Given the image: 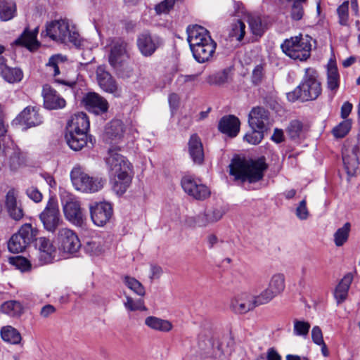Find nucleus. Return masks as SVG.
I'll return each instance as SVG.
<instances>
[{
  "label": "nucleus",
  "instance_id": "f257e3e1",
  "mask_svg": "<svg viewBox=\"0 0 360 360\" xmlns=\"http://www.w3.org/2000/svg\"><path fill=\"white\" fill-rule=\"evenodd\" d=\"M229 167L230 174L234 177V180L238 181L245 189L250 190V187H246L245 184L248 182L250 184L262 180L267 165L262 160L248 161L234 158Z\"/></svg>",
  "mask_w": 360,
  "mask_h": 360
},
{
  "label": "nucleus",
  "instance_id": "f03ea898",
  "mask_svg": "<svg viewBox=\"0 0 360 360\" xmlns=\"http://www.w3.org/2000/svg\"><path fill=\"white\" fill-rule=\"evenodd\" d=\"M322 92L321 84L318 79V72L312 68L305 69L301 83L292 91L287 94L290 102L297 100L302 102L314 101Z\"/></svg>",
  "mask_w": 360,
  "mask_h": 360
},
{
  "label": "nucleus",
  "instance_id": "7ed1b4c3",
  "mask_svg": "<svg viewBox=\"0 0 360 360\" xmlns=\"http://www.w3.org/2000/svg\"><path fill=\"white\" fill-rule=\"evenodd\" d=\"M46 32L51 40L58 43H70L76 47L82 44V39L76 27L67 19L48 22L46 26Z\"/></svg>",
  "mask_w": 360,
  "mask_h": 360
},
{
  "label": "nucleus",
  "instance_id": "20e7f679",
  "mask_svg": "<svg viewBox=\"0 0 360 360\" xmlns=\"http://www.w3.org/2000/svg\"><path fill=\"white\" fill-rule=\"evenodd\" d=\"M311 40L309 35L300 34L285 39L281 47L290 58L304 61L311 55Z\"/></svg>",
  "mask_w": 360,
  "mask_h": 360
},
{
  "label": "nucleus",
  "instance_id": "39448f33",
  "mask_svg": "<svg viewBox=\"0 0 360 360\" xmlns=\"http://www.w3.org/2000/svg\"><path fill=\"white\" fill-rule=\"evenodd\" d=\"M73 186L84 193H95L101 190L105 179L101 177L90 176L80 166H75L70 172Z\"/></svg>",
  "mask_w": 360,
  "mask_h": 360
},
{
  "label": "nucleus",
  "instance_id": "423d86ee",
  "mask_svg": "<svg viewBox=\"0 0 360 360\" xmlns=\"http://www.w3.org/2000/svg\"><path fill=\"white\" fill-rule=\"evenodd\" d=\"M39 217L46 231L53 233L60 229L64 221L60 214L58 200L55 197L49 198Z\"/></svg>",
  "mask_w": 360,
  "mask_h": 360
},
{
  "label": "nucleus",
  "instance_id": "0eeeda50",
  "mask_svg": "<svg viewBox=\"0 0 360 360\" xmlns=\"http://www.w3.org/2000/svg\"><path fill=\"white\" fill-rule=\"evenodd\" d=\"M39 230L30 223L20 226L18 231L13 234L8 242V250L12 253L22 252L32 242L36 240Z\"/></svg>",
  "mask_w": 360,
  "mask_h": 360
},
{
  "label": "nucleus",
  "instance_id": "6e6552de",
  "mask_svg": "<svg viewBox=\"0 0 360 360\" xmlns=\"http://www.w3.org/2000/svg\"><path fill=\"white\" fill-rule=\"evenodd\" d=\"M164 44L162 37L148 31H144L137 36L136 46L144 57H150Z\"/></svg>",
  "mask_w": 360,
  "mask_h": 360
},
{
  "label": "nucleus",
  "instance_id": "1a4fd4ad",
  "mask_svg": "<svg viewBox=\"0 0 360 360\" xmlns=\"http://www.w3.org/2000/svg\"><path fill=\"white\" fill-rule=\"evenodd\" d=\"M59 248L64 252L75 253L81 248V243L77 233L69 228H60L56 236Z\"/></svg>",
  "mask_w": 360,
  "mask_h": 360
},
{
  "label": "nucleus",
  "instance_id": "9d476101",
  "mask_svg": "<svg viewBox=\"0 0 360 360\" xmlns=\"http://www.w3.org/2000/svg\"><path fill=\"white\" fill-rule=\"evenodd\" d=\"M110 175L133 173L132 166L128 160L114 149H109L105 158Z\"/></svg>",
  "mask_w": 360,
  "mask_h": 360
},
{
  "label": "nucleus",
  "instance_id": "9b49d317",
  "mask_svg": "<svg viewBox=\"0 0 360 360\" xmlns=\"http://www.w3.org/2000/svg\"><path fill=\"white\" fill-rule=\"evenodd\" d=\"M285 287V276L281 273L274 274L269 281L268 287L258 295L259 300H261L259 302L263 304L270 302L283 292Z\"/></svg>",
  "mask_w": 360,
  "mask_h": 360
},
{
  "label": "nucleus",
  "instance_id": "f8f14e48",
  "mask_svg": "<svg viewBox=\"0 0 360 360\" xmlns=\"http://www.w3.org/2000/svg\"><path fill=\"white\" fill-rule=\"evenodd\" d=\"M181 184L184 191L196 200H203L210 195V188L191 176H184Z\"/></svg>",
  "mask_w": 360,
  "mask_h": 360
},
{
  "label": "nucleus",
  "instance_id": "ddd939ff",
  "mask_svg": "<svg viewBox=\"0 0 360 360\" xmlns=\"http://www.w3.org/2000/svg\"><path fill=\"white\" fill-rule=\"evenodd\" d=\"M259 301L258 295L252 297L246 292H243L231 298L230 308L235 313L243 314L253 310L256 307L263 305Z\"/></svg>",
  "mask_w": 360,
  "mask_h": 360
},
{
  "label": "nucleus",
  "instance_id": "4468645a",
  "mask_svg": "<svg viewBox=\"0 0 360 360\" xmlns=\"http://www.w3.org/2000/svg\"><path fill=\"white\" fill-rule=\"evenodd\" d=\"M342 161L349 176H353L360 171V142L345 148Z\"/></svg>",
  "mask_w": 360,
  "mask_h": 360
},
{
  "label": "nucleus",
  "instance_id": "2eb2a0df",
  "mask_svg": "<svg viewBox=\"0 0 360 360\" xmlns=\"http://www.w3.org/2000/svg\"><path fill=\"white\" fill-rule=\"evenodd\" d=\"M91 219L98 226L106 224L113 214V208L108 202H95L89 205Z\"/></svg>",
  "mask_w": 360,
  "mask_h": 360
},
{
  "label": "nucleus",
  "instance_id": "dca6fc26",
  "mask_svg": "<svg viewBox=\"0 0 360 360\" xmlns=\"http://www.w3.org/2000/svg\"><path fill=\"white\" fill-rule=\"evenodd\" d=\"M186 32L188 35L187 41L191 50H193L198 46H203L207 43L212 44L214 42L209 31L202 26L198 25H190L187 27Z\"/></svg>",
  "mask_w": 360,
  "mask_h": 360
},
{
  "label": "nucleus",
  "instance_id": "f3484780",
  "mask_svg": "<svg viewBox=\"0 0 360 360\" xmlns=\"http://www.w3.org/2000/svg\"><path fill=\"white\" fill-rule=\"evenodd\" d=\"M65 219L72 224L82 227L85 222V216L81 208L80 202L75 199H70L63 205Z\"/></svg>",
  "mask_w": 360,
  "mask_h": 360
},
{
  "label": "nucleus",
  "instance_id": "a211bd4d",
  "mask_svg": "<svg viewBox=\"0 0 360 360\" xmlns=\"http://www.w3.org/2000/svg\"><path fill=\"white\" fill-rule=\"evenodd\" d=\"M128 44L118 39L113 41L108 58L110 65L115 69L122 67L123 63L129 58Z\"/></svg>",
  "mask_w": 360,
  "mask_h": 360
},
{
  "label": "nucleus",
  "instance_id": "6ab92c4d",
  "mask_svg": "<svg viewBox=\"0 0 360 360\" xmlns=\"http://www.w3.org/2000/svg\"><path fill=\"white\" fill-rule=\"evenodd\" d=\"M41 96L44 106L48 110H59L66 105L65 100L49 84L42 86Z\"/></svg>",
  "mask_w": 360,
  "mask_h": 360
},
{
  "label": "nucleus",
  "instance_id": "aec40b11",
  "mask_svg": "<svg viewBox=\"0 0 360 360\" xmlns=\"http://www.w3.org/2000/svg\"><path fill=\"white\" fill-rule=\"evenodd\" d=\"M82 103L87 110L96 115L103 114L108 109L106 99L95 92L86 94L82 98Z\"/></svg>",
  "mask_w": 360,
  "mask_h": 360
},
{
  "label": "nucleus",
  "instance_id": "412c9836",
  "mask_svg": "<svg viewBox=\"0 0 360 360\" xmlns=\"http://www.w3.org/2000/svg\"><path fill=\"white\" fill-rule=\"evenodd\" d=\"M5 207L9 217L15 221H19L24 216V211L21 202L18 200V192L10 189L5 198Z\"/></svg>",
  "mask_w": 360,
  "mask_h": 360
},
{
  "label": "nucleus",
  "instance_id": "4be33fe9",
  "mask_svg": "<svg viewBox=\"0 0 360 360\" xmlns=\"http://www.w3.org/2000/svg\"><path fill=\"white\" fill-rule=\"evenodd\" d=\"M97 80L100 87L105 91L120 97L122 90L112 75L100 66L96 70Z\"/></svg>",
  "mask_w": 360,
  "mask_h": 360
},
{
  "label": "nucleus",
  "instance_id": "5701e85b",
  "mask_svg": "<svg viewBox=\"0 0 360 360\" xmlns=\"http://www.w3.org/2000/svg\"><path fill=\"white\" fill-rule=\"evenodd\" d=\"M6 164L15 171L25 165L26 155L18 146L7 147L5 150Z\"/></svg>",
  "mask_w": 360,
  "mask_h": 360
},
{
  "label": "nucleus",
  "instance_id": "b1692460",
  "mask_svg": "<svg viewBox=\"0 0 360 360\" xmlns=\"http://www.w3.org/2000/svg\"><path fill=\"white\" fill-rule=\"evenodd\" d=\"M124 131V125L121 120H112L105 129L104 139L110 144L118 143L123 139Z\"/></svg>",
  "mask_w": 360,
  "mask_h": 360
},
{
  "label": "nucleus",
  "instance_id": "393cba45",
  "mask_svg": "<svg viewBox=\"0 0 360 360\" xmlns=\"http://www.w3.org/2000/svg\"><path fill=\"white\" fill-rule=\"evenodd\" d=\"M36 245L38 248V258L41 264L51 263L55 257L56 248L49 238L40 237Z\"/></svg>",
  "mask_w": 360,
  "mask_h": 360
},
{
  "label": "nucleus",
  "instance_id": "a878e982",
  "mask_svg": "<svg viewBox=\"0 0 360 360\" xmlns=\"http://www.w3.org/2000/svg\"><path fill=\"white\" fill-rule=\"evenodd\" d=\"M65 140L69 147L75 151L89 146V143L93 146L91 136H89L88 132H66Z\"/></svg>",
  "mask_w": 360,
  "mask_h": 360
},
{
  "label": "nucleus",
  "instance_id": "bb28decb",
  "mask_svg": "<svg viewBox=\"0 0 360 360\" xmlns=\"http://www.w3.org/2000/svg\"><path fill=\"white\" fill-rule=\"evenodd\" d=\"M15 120L30 128L39 125L42 122V117L37 107L27 106L18 115Z\"/></svg>",
  "mask_w": 360,
  "mask_h": 360
},
{
  "label": "nucleus",
  "instance_id": "cd10ccee",
  "mask_svg": "<svg viewBox=\"0 0 360 360\" xmlns=\"http://www.w3.org/2000/svg\"><path fill=\"white\" fill-rule=\"evenodd\" d=\"M269 112L262 107L253 108L249 113L248 123L252 129L264 130L269 123Z\"/></svg>",
  "mask_w": 360,
  "mask_h": 360
},
{
  "label": "nucleus",
  "instance_id": "c85d7f7f",
  "mask_svg": "<svg viewBox=\"0 0 360 360\" xmlns=\"http://www.w3.org/2000/svg\"><path fill=\"white\" fill-rule=\"evenodd\" d=\"M89 120L86 113L79 112L71 116L68 122L66 132H88Z\"/></svg>",
  "mask_w": 360,
  "mask_h": 360
},
{
  "label": "nucleus",
  "instance_id": "c756f323",
  "mask_svg": "<svg viewBox=\"0 0 360 360\" xmlns=\"http://www.w3.org/2000/svg\"><path fill=\"white\" fill-rule=\"evenodd\" d=\"M38 32V27L32 31L27 27L25 28L21 35L15 41V44L25 46L31 51L38 49L40 46V43L37 39Z\"/></svg>",
  "mask_w": 360,
  "mask_h": 360
},
{
  "label": "nucleus",
  "instance_id": "7c9ffc66",
  "mask_svg": "<svg viewBox=\"0 0 360 360\" xmlns=\"http://www.w3.org/2000/svg\"><path fill=\"white\" fill-rule=\"evenodd\" d=\"M110 183L113 191L118 195H123L130 186L132 181L133 173L111 174Z\"/></svg>",
  "mask_w": 360,
  "mask_h": 360
},
{
  "label": "nucleus",
  "instance_id": "2f4dec72",
  "mask_svg": "<svg viewBox=\"0 0 360 360\" xmlns=\"http://www.w3.org/2000/svg\"><path fill=\"white\" fill-rule=\"evenodd\" d=\"M218 127L223 134L235 137L240 130V121L234 115L224 116L220 120Z\"/></svg>",
  "mask_w": 360,
  "mask_h": 360
},
{
  "label": "nucleus",
  "instance_id": "473e14b6",
  "mask_svg": "<svg viewBox=\"0 0 360 360\" xmlns=\"http://www.w3.org/2000/svg\"><path fill=\"white\" fill-rule=\"evenodd\" d=\"M217 43H207L203 46H198V48L191 50L193 58L199 63H204L210 61L215 53Z\"/></svg>",
  "mask_w": 360,
  "mask_h": 360
},
{
  "label": "nucleus",
  "instance_id": "72a5a7b5",
  "mask_svg": "<svg viewBox=\"0 0 360 360\" xmlns=\"http://www.w3.org/2000/svg\"><path fill=\"white\" fill-rule=\"evenodd\" d=\"M188 151L193 160L200 164L204 160V152L200 139L197 134L191 136L188 141Z\"/></svg>",
  "mask_w": 360,
  "mask_h": 360
},
{
  "label": "nucleus",
  "instance_id": "f704fd0d",
  "mask_svg": "<svg viewBox=\"0 0 360 360\" xmlns=\"http://www.w3.org/2000/svg\"><path fill=\"white\" fill-rule=\"evenodd\" d=\"M353 281V275L351 273L347 274L340 281L335 289L334 297L338 304L344 302L348 295V290Z\"/></svg>",
  "mask_w": 360,
  "mask_h": 360
},
{
  "label": "nucleus",
  "instance_id": "c9c22d12",
  "mask_svg": "<svg viewBox=\"0 0 360 360\" xmlns=\"http://www.w3.org/2000/svg\"><path fill=\"white\" fill-rule=\"evenodd\" d=\"M145 324L152 330L162 333L169 332L173 328V325L169 321L153 316L146 317Z\"/></svg>",
  "mask_w": 360,
  "mask_h": 360
},
{
  "label": "nucleus",
  "instance_id": "e433bc0d",
  "mask_svg": "<svg viewBox=\"0 0 360 360\" xmlns=\"http://www.w3.org/2000/svg\"><path fill=\"white\" fill-rule=\"evenodd\" d=\"M340 86V75L335 62L330 60L327 66V88L336 92Z\"/></svg>",
  "mask_w": 360,
  "mask_h": 360
},
{
  "label": "nucleus",
  "instance_id": "4c0bfd02",
  "mask_svg": "<svg viewBox=\"0 0 360 360\" xmlns=\"http://www.w3.org/2000/svg\"><path fill=\"white\" fill-rule=\"evenodd\" d=\"M230 72V69L225 68L222 70L212 73L206 77L205 81L211 86H222L229 82Z\"/></svg>",
  "mask_w": 360,
  "mask_h": 360
},
{
  "label": "nucleus",
  "instance_id": "58836bf2",
  "mask_svg": "<svg viewBox=\"0 0 360 360\" xmlns=\"http://www.w3.org/2000/svg\"><path fill=\"white\" fill-rule=\"evenodd\" d=\"M16 14V5L12 0H0V19L8 21Z\"/></svg>",
  "mask_w": 360,
  "mask_h": 360
},
{
  "label": "nucleus",
  "instance_id": "ea45409f",
  "mask_svg": "<svg viewBox=\"0 0 360 360\" xmlns=\"http://www.w3.org/2000/svg\"><path fill=\"white\" fill-rule=\"evenodd\" d=\"M1 337L4 341L12 345L19 344L22 339L20 333L11 326L1 328Z\"/></svg>",
  "mask_w": 360,
  "mask_h": 360
},
{
  "label": "nucleus",
  "instance_id": "a19ab883",
  "mask_svg": "<svg viewBox=\"0 0 360 360\" xmlns=\"http://www.w3.org/2000/svg\"><path fill=\"white\" fill-rule=\"evenodd\" d=\"M1 311L10 316H18L23 311L22 306L20 302L15 300H10L5 302L1 305Z\"/></svg>",
  "mask_w": 360,
  "mask_h": 360
},
{
  "label": "nucleus",
  "instance_id": "79ce46f5",
  "mask_svg": "<svg viewBox=\"0 0 360 360\" xmlns=\"http://www.w3.org/2000/svg\"><path fill=\"white\" fill-rule=\"evenodd\" d=\"M350 229L351 224L349 222H346L342 227L337 229L333 235L334 243L336 246L340 247L347 241Z\"/></svg>",
  "mask_w": 360,
  "mask_h": 360
},
{
  "label": "nucleus",
  "instance_id": "37998d69",
  "mask_svg": "<svg viewBox=\"0 0 360 360\" xmlns=\"http://www.w3.org/2000/svg\"><path fill=\"white\" fill-rule=\"evenodd\" d=\"M124 285L139 296L143 297L146 295L144 286L135 278L125 276L123 278Z\"/></svg>",
  "mask_w": 360,
  "mask_h": 360
},
{
  "label": "nucleus",
  "instance_id": "c03bdc74",
  "mask_svg": "<svg viewBox=\"0 0 360 360\" xmlns=\"http://www.w3.org/2000/svg\"><path fill=\"white\" fill-rule=\"evenodd\" d=\"M1 77L9 83H15L22 80L23 73L19 68H11L8 67L1 75Z\"/></svg>",
  "mask_w": 360,
  "mask_h": 360
},
{
  "label": "nucleus",
  "instance_id": "a18cd8bd",
  "mask_svg": "<svg viewBox=\"0 0 360 360\" xmlns=\"http://www.w3.org/2000/svg\"><path fill=\"white\" fill-rule=\"evenodd\" d=\"M245 23L238 20L236 22L231 24V30L229 31V37L231 38H235L238 41H241L245 35Z\"/></svg>",
  "mask_w": 360,
  "mask_h": 360
},
{
  "label": "nucleus",
  "instance_id": "49530a36",
  "mask_svg": "<svg viewBox=\"0 0 360 360\" xmlns=\"http://www.w3.org/2000/svg\"><path fill=\"white\" fill-rule=\"evenodd\" d=\"M338 22L342 26H349V1H344L337 8Z\"/></svg>",
  "mask_w": 360,
  "mask_h": 360
},
{
  "label": "nucleus",
  "instance_id": "de8ad7c7",
  "mask_svg": "<svg viewBox=\"0 0 360 360\" xmlns=\"http://www.w3.org/2000/svg\"><path fill=\"white\" fill-rule=\"evenodd\" d=\"M124 305L125 308L130 311L137 310L146 311L148 310L143 299L134 300L130 296H126V302H124Z\"/></svg>",
  "mask_w": 360,
  "mask_h": 360
},
{
  "label": "nucleus",
  "instance_id": "09e8293b",
  "mask_svg": "<svg viewBox=\"0 0 360 360\" xmlns=\"http://www.w3.org/2000/svg\"><path fill=\"white\" fill-rule=\"evenodd\" d=\"M178 0H163L155 6L154 10L157 15L168 14L174 9Z\"/></svg>",
  "mask_w": 360,
  "mask_h": 360
},
{
  "label": "nucleus",
  "instance_id": "8fccbe9b",
  "mask_svg": "<svg viewBox=\"0 0 360 360\" xmlns=\"http://www.w3.org/2000/svg\"><path fill=\"white\" fill-rule=\"evenodd\" d=\"M303 124L297 120H292L288 127L286 128V132L291 139H295L300 137L302 132Z\"/></svg>",
  "mask_w": 360,
  "mask_h": 360
},
{
  "label": "nucleus",
  "instance_id": "3c124183",
  "mask_svg": "<svg viewBox=\"0 0 360 360\" xmlns=\"http://www.w3.org/2000/svg\"><path fill=\"white\" fill-rule=\"evenodd\" d=\"M187 223L191 226L205 227L211 224V221H210L207 212H202L195 217L188 218Z\"/></svg>",
  "mask_w": 360,
  "mask_h": 360
},
{
  "label": "nucleus",
  "instance_id": "603ef678",
  "mask_svg": "<svg viewBox=\"0 0 360 360\" xmlns=\"http://www.w3.org/2000/svg\"><path fill=\"white\" fill-rule=\"evenodd\" d=\"M351 127L350 120H345L333 129V134L336 138H343L349 133Z\"/></svg>",
  "mask_w": 360,
  "mask_h": 360
},
{
  "label": "nucleus",
  "instance_id": "864d4df0",
  "mask_svg": "<svg viewBox=\"0 0 360 360\" xmlns=\"http://www.w3.org/2000/svg\"><path fill=\"white\" fill-rule=\"evenodd\" d=\"M309 323L304 321L295 320L293 333L297 336H307L310 329Z\"/></svg>",
  "mask_w": 360,
  "mask_h": 360
},
{
  "label": "nucleus",
  "instance_id": "5fc2aeb1",
  "mask_svg": "<svg viewBox=\"0 0 360 360\" xmlns=\"http://www.w3.org/2000/svg\"><path fill=\"white\" fill-rule=\"evenodd\" d=\"M65 60V57L60 54L52 56L49 58L46 65L53 70V76L56 77L60 74L59 65L63 63Z\"/></svg>",
  "mask_w": 360,
  "mask_h": 360
},
{
  "label": "nucleus",
  "instance_id": "6e6d98bb",
  "mask_svg": "<svg viewBox=\"0 0 360 360\" xmlns=\"http://www.w3.org/2000/svg\"><path fill=\"white\" fill-rule=\"evenodd\" d=\"M10 260L11 263L21 271H28L31 268L30 262L23 257H11Z\"/></svg>",
  "mask_w": 360,
  "mask_h": 360
},
{
  "label": "nucleus",
  "instance_id": "4d7b16f0",
  "mask_svg": "<svg viewBox=\"0 0 360 360\" xmlns=\"http://www.w3.org/2000/svg\"><path fill=\"white\" fill-rule=\"evenodd\" d=\"M250 133L245 134L244 139L250 143L257 145L261 142L264 138L263 131L257 129H252Z\"/></svg>",
  "mask_w": 360,
  "mask_h": 360
},
{
  "label": "nucleus",
  "instance_id": "13d9d810",
  "mask_svg": "<svg viewBox=\"0 0 360 360\" xmlns=\"http://www.w3.org/2000/svg\"><path fill=\"white\" fill-rule=\"evenodd\" d=\"M248 22L252 32L255 35H262V25L259 17L250 16L248 18Z\"/></svg>",
  "mask_w": 360,
  "mask_h": 360
},
{
  "label": "nucleus",
  "instance_id": "bf43d9fd",
  "mask_svg": "<svg viewBox=\"0 0 360 360\" xmlns=\"http://www.w3.org/2000/svg\"><path fill=\"white\" fill-rule=\"evenodd\" d=\"M292 7L290 11V16L294 20H300L302 18L304 15V8L302 4L304 2H291Z\"/></svg>",
  "mask_w": 360,
  "mask_h": 360
},
{
  "label": "nucleus",
  "instance_id": "052dcab7",
  "mask_svg": "<svg viewBox=\"0 0 360 360\" xmlns=\"http://www.w3.org/2000/svg\"><path fill=\"white\" fill-rule=\"evenodd\" d=\"M295 214L300 220H306L309 216V212L307 207L306 198L300 202L295 210Z\"/></svg>",
  "mask_w": 360,
  "mask_h": 360
},
{
  "label": "nucleus",
  "instance_id": "680f3d73",
  "mask_svg": "<svg viewBox=\"0 0 360 360\" xmlns=\"http://www.w3.org/2000/svg\"><path fill=\"white\" fill-rule=\"evenodd\" d=\"M264 77V68L262 65H257L255 66L252 71V80L255 84H259L261 82Z\"/></svg>",
  "mask_w": 360,
  "mask_h": 360
},
{
  "label": "nucleus",
  "instance_id": "e2e57ef3",
  "mask_svg": "<svg viewBox=\"0 0 360 360\" xmlns=\"http://www.w3.org/2000/svg\"><path fill=\"white\" fill-rule=\"evenodd\" d=\"M207 216L209 217L210 221L212 223H214L219 221L223 215L224 214V212L221 208H214L213 210L207 212Z\"/></svg>",
  "mask_w": 360,
  "mask_h": 360
},
{
  "label": "nucleus",
  "instance_id": "0e129e2a",
  "mask_svg": "<svg viewBox=\"0 0 360 360\" xmlns=\"http://www.w3.org/2000/svg\"><path fill=\"white\" fill-rule=\"evenodd\" d=\"M26 193L35 202H39L42 200V194L37 188L30 187L27 188Z\"/></svg>",
  "mask_w": 360,
  "mask_h": 360
},
{
  "label": "nucleus",
  "instance_id": "69168bd1",
  "mask_svg": "<svg viewBox=\"0 0 360 360\" xmlns=\"http://www.w3.org/2000/svg\"><path fill=\"white\" fill-rule=\"evenodd\" d=\"M311 338L313 342L316 345L323 344V334L321 328L316 326L311 330Z\"/></svg>",
  "mask_w": 360,
  "mask_h": 360
},
{
  "label": "nucleus",
  "instance_id": "338daca9",
  "mask_svg": "<svg viewBox=\"0 0 360 360\" xmlns=\"http://www.w3.org/2000/svg\"><path fill=\"white\" fill-rule=\"evenodd\" d=\"M86 248L87 251H89L94 255H98L102 251L101 246L96 241L94 240L89 241L86 243Z\"/></svg>",
  "mask_w": 360,
  "mask_h": 360
},
{
  "label": "nucleus",
  "instance_id": "774afa93",
  "mask_svg": "<svg viewBox=\"0 0 360 360\" xmlns=\"http://www.w3.org/2000/svg\"><path fill=\"white\" fill-rule=\"evenodd\" d=\"M56 311V308L54 306L51 304H46L44 306L41 311H40V315L43 318H47L50 315L53 314Z\"/></svg>",
  "mask_w": 360,
  "mask_h": 360
}]
</instances>
